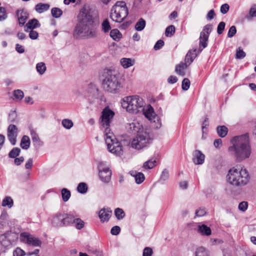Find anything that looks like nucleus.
Listing matches in <instances>:
<instances>
[{
    "mask_svg": "<svg viewBox=\"0 0 256 256\" xmlns=\"http://www.w3.org/2000/svg\"><path fill=\"white\" fill-rule=\"evenodd\" d=\"M114 112L108 106L106 107L102 112L100 116V124L105 128L104 131L105 141L108 150L116 156H120L123 154V148L121 143L116 138L112 132H110L109 128Z\"/></svg>",
    "mask_w": 256,
    "mask_h": 256,
    "instance_id": "1",
    "label": "nucleus"
},
{
    "mask_svg": "<svg viewBox=\"0 0 256 256\" xmlns=\"http://www.w3.org/2000/svg\"><path fill=\"white\" fill-rule=\"evenodd\" d=\"M232 143V146L228 148V151L234 152L238 161L241 162L250 157L252 149L248 134L234 137Z\"/></svg>",
    "mask_w": 256,
    "mask_h": 256,
    "instance_id": "2",
    "label": "nucleus"
},
{
    "mask_svg": "<svg viewBox=\"0 0 256 256\" xmlns=\"http://www.w3.org/2000/svg\"><path fill=\"white\" fill-rule=\"evenodd\" d=\"M98 34L96 24H76L74 32V36L82 39L96 38Z\"/></svg>",
    "mask_w": 256,
    "mask_h": 256,
    "instance_id": "3",
    "label": "nucleus"
},
{
    "mask_svg": "<svg viewBox=\"0 0 256 256\" xmlns=\"http://www.w3.org/2000/svg\"><path fill=\"white\" fill-rule=\"evenodd\" d=\"M122 106L128 112L136 114L144 110V102L138 96H126L122 99Z\"/></svg>",
    "mask_w": 256,
    "mask_h": 256,
    "instance_id": "4",
    "label": "nucleus"
},
{
    "mask_svg": "<svg viewBox=\"0 0 256 256\" xmlns=\"http://www.w3.org/2000/svg\"><path fill=\"white\" fill-rule=\"evenodd\" d=\"M128 14V8L124 2H117L112 7L110 14L111 19L116 22H122Z\"/></svg>",
    "mask_w": 256,
    "mask_h": 256,
    "instance_id": "5",
    "label": "nucleus"
},
{
    "mask_svg": "<svg viewBox=\"0 0 256 256\" xmlns=\"http://www.w3.org/2000/svg\"><path fill=\"white\" fill-rule=\"evenodd\" d=\"M102 86L104 90L110 92L117 93L121 88L122 84L116 74L112 70H108L102 81Z\"/></svg>",
    "mask_w": 256,
    "mask_h": 256,
    "instance_id": "6",
    "label": "nucleus"
},
{
    "mask_svg": "<svg viewBox=\"0 0 256 256\" xmlns=\"http://www.w3.org/2000/svg\"><path fill=\"white\" fill-rule=\"evenodd\" d=\"M151 139L146 132H138L132 139L131 146L136 150H140L147 146L151 142Z\"/></svg>",
    "mask_w": 256,
    "mask_h": 256,
    "instance_id": "7",
    "label": "nucleus"
},
{
    "mask_svg": "<svg viewBox=\"0 0 256 256\" xmlns=\"http://www.w3.org/2000/svg\"><path fill=\"white\" fill-rule=\"evenodd\" d=\"M92 12L88 6L82 8L78 16L76 24H95Z\"/></svg>",
    "mask_w": 256,
    "mask_h": 256,
    "instance_id": "8",
    "label": "nucleus"
},
{
    "mask_svg": "<svg viewBox=\"0 0 256 256\" xmlns=\"http://www.w3.org/2000/svg\"><path fill=\"white\" fill-rule=\"evenodd\" d=\"M20 238L22 242L29 246H41L42 243L41 240L38 238L35 237L28 232H22L20 234Z\"/></svg>",
    "mask_w": 256,
    "mask_h": 256,
    "instance_id": "9",
    "label": "nucleus"
},
{
    "mask_svg": "<svg viewBox=\"0 0 256 256\" xmlns=\"http://www.w3.org/2000/svg\"><path fill=\"white\" fill-rule=\"evenodd\" d=\"M226 181L234 186H242L249 182V177H228Z\"/></svg>",
    "mask_w": 256,
    "mask_h": 256,
    "instance_id": "10",
    "label": "nucleus"
},
{
    "mask_svg": "<svg viewBox=\"0 0 256 256\" xmlns=\"http://www.w3.org/2000/svg\"><path fill=\"white\" fill-rule=\"evenodd\" d=\"M64 216V214L60 212L54 214L51 220L52 226L56 228L66 226Z\"/></svg>",
    "mask_w": 256,
    "mask_h": 256,
    "instance_id": "11",
    "label": "nucleus"
},
{
    "mask_svg": "<svg viewBox=\"0 0 256 256\" xmlns=\"http://www.w3.org/2000/svg\"><path fill=\"white\" fill-rule=\"evenodd\" d=\"M248 176V172L246 169L240 166H236L228 170L227 176Z\"/></svg>",
    "mask_w": 256,
    "mask_h": 256,
    "instance_id": "12",
    "label": "nucleus"
},
{
    "mask_svg": "<svg viewBox=\"0 0 256 256\" xmlns=\"http://www.w3.org/2000/svg\"><path fill=\"white\" fill-rule=\"evenodd\" d=\"M208 40V27L206 25L203 30V31L200 32V43L199 48L198 52H200L202 49L206 48L207 46L206 41Z\"/></svg>",
    "mask_w": 256,
    "mask_h": 256,
    "instance_id": "13",
    "label": "nucleus"
},
{
    "mask_svg": "<svg viewBox=\"0 0 256 256\" xmlns=\"http://www.w3.org/2000/svg\"><path fill=\"white\" fill-rule=\"evenodd\" d=\"M18 132L17 127L14 124H10L8 128V137L12 145H14L16 143Z\"/></svg>",
    "mask_w": 256,
    "mask_h": 256,
    "instance_id": "14",
    "label": "nucleus"
},
{
    "mask_svg": "<svg viewBox=\"0 0 256 256\" xmlns=\"http://www.w3.org/2000/svg\"><path fill=\"white\" fill-rule=\"evenodd\" d=\"M192 160L195 164H202L204 162L205 156L201 151L195 150L192 152Z\"/></svg>",
    "mask_w": 256,
    "mask_h": 256,
    "instance_id": "15",
    "label": "nucleus"
},
{
    "mask_svg": "<svg viewBox=\"0 0 256 256\" xmlns=\"http://www.w3.org/2000/svg\"><path fill=\"white\" fill-rule=\"evenodd\" d=\"M141 112H142L144 116L150 120L155 122L156 118H158L153 108L150 105H148L146 108L144 107V110H142Z\"/></svg>",
    "mask_w": 256,
    "mask_h": 256,
    "instance_id": "16",
    "label": "nucleus"
},
{
    "mask_svg": "<svg viewBox=\"0 0 256 256\" xmlns=\"http://www.w3.org/2000/svg\"><path fill=\"white\" fill-rule=\"evenodd\" d=\"M112 214V211L110 208H102L99 212V217L100 220L102 222H108Z\"/></svg>",
    "mask_w": 256,
    "mask_h": 256,
    "instance_id": "17",
    "label": "nucleus"
},
{
    "mask_svg": "<svg viewBox=\"0 0 256 256\" xmlns=\"http://www.w3.org/2000/svg\"><path fill=\"white\" fill-rule=\"evenodd\" d=\"M16 15L18 18L19 25L22 26L25 24L28 18V14L24 10H18L16 12Z\"/></svg>",
    "mask_w": 256,
    "mask_h": 256,
    "instance_id": "18",
    "label": "nucleus"
},
{
    "mask_svg": "<svg viewBox=\"0 0 256 256\" xmlns=\"http://www.w3.org/2000/svg\"><path fill=\"white\" fill-rule=\"evenodd\" d=\"M40 26L38 20L33 18L28 21L24 26V30L28 32L30 30H33L34 28H39Z\"/></svg>",
    "mask_w": 256,
    "mask_h": 256,
    "instance_id": "19",
    "label": "nucleus"
},
{
    "mask_svg": "<svg viewBox=\"0 0 256 256\" xmlns=\"http://www.w3.org/2000/svg\"><path fill=\"white\" fill-rule=\"evenodd\" d=\"M98 168L99 172V176H111L112 174V171L109 168L102 163H100L98 165Z\"/></svg>",
    "mask_w": 256,
    "mask_h": 256,
    "instance_id": "20",
    "label": "nucleus"
},
{
    "mask_svg": "<svg viewBox=\"0 0 256 256\" xmlns=\"http://www.w3.org/2000/svg\"><path fill=\"white\" fill-rule=\"evenodd\" d=\"M196 48H194L193 50H190L188 51L186 56L184 63L189 66L191 64L197 56L198 54L196 52Z\"/></svg>",
    "mask_w": 256,
    "mask_h": 256,
    "instance_id": "21",
    "label": "nucleus"
},
{
    "mask_svg": "<svg viewBox=\"0 0 256 256\" xmlns=\"http://www.w3.org/2000/svg\"><path fill=\"white\" fill-rule=\"evenodd\" d=\"M188 66L189 65L186 63L180 62V64L176 66L175 72L178 74L183 76L185 75V70Z\"/></svg>",
    "mask_w": 256,
    "mask_h": 256,
    "instance_id": "22",
    "label": "nucleus"
},
{
    "mask_svg": "<svg viewBox=\"0 0 256 256\" xmlns=\"http://www.w3.org/2000/svg\"><path fill=\"white\" fill-rule=\"evenodd\" d=\"M194 228L202 236H208V226L206 224H198Z\"/></svg>",
    "mask_w": 256,
    "mask_h": 256,
    "instance_id": "23",
    "label": "nucleus"
},
{
    "mask_svg": "<svg viewBox=\"0 0 256 256\" xmlns=\"http://www.w3.org/2000/svg\"><path fill=\"white\" fill-rule=\"evenodd\" d=\"M50 8L48 4L38 3L35 6V10L38 13L41 14L44 11H46Z\"/></svg>",
    "mask_w": 256,
    "mask_h": 256,
    "instance_id": "24",
    "label": "nucleus"
},
{
    "mask_svg": "<svg viewBox=\"0 0 256 256\" xmlns=\"http://www.w3.org/2000/svg\"><path fill=\"white\" fill-rule=\"evenodd\" d=\"M30 139L27 136H22L20 142V146L24 150H28L30 146Z\"/></svg>",
    "mask_w": 256,
    "mask_h": 256,
    "instance_id": "25",
    "label": "nucleus"
},
{
    "mask_svg": "<svg viewBox=\"0 0 256 256\" xmlns=\"http://www.w3.org/2000/svg\"><path fill=\"white\" fill-rule=\"evenodd\" d=\"M218 135L221 138L225 137L228 132V128L225 126H218L216 128Z\"/></svg>",
    "mask_w": 256,
    "mask_h": 256,
    "instance_id": "26",
    "label": "nucleus"
},
{
    "mask_svg": "<svg viewBox=\"0 0 256 256\" xmlns=\"http://www.w3.org/2000/svg\"><path fill=\"white\" fill-rule=\"evenodd\" d=\"M64 223L66 226L73 224L76 218H75L72 214H64Z\"/></svg>",
    "mask_w": 256,
    "mask_h": 256,
    "instance_id": "27",
    "label": "nucleus"
},
{
    "mask_svg": "<svg viewBox=\"0 0 256 256\" xmlns=\"http://www.w3.org/2000/svg\"><path fill=\"white\" fill-rule=\"evenodd\" d=\"M36 70L37 72L40 74L42 75L46 70V67L45 64L43 62H40L36 64Z\"/></svg>",
    "mask_w": 256,
    "mask_h": 256,
    "instance_id": "28",
    "label": "nucleus"
},
{
    "mask_svg": "<svg viewBox=\"0 0 256 256\" xmlns=\"http://www.w3.org/2000/svg\"><path fill=\"white\" fill-rule=\"evenodd\" d=\"M110 36L114 40L118 41L122 38V34L118 29H114L110 31Z\"/></svg>",
    "mask_w": 256,
    "mask_h": 256,
    "instance_id": "29",
    "label": "nucleus"
},
{
    "mask_svg": "<svg viewBox=\"0 0 256 256\" xmlns=\"http://www.w3.org/2000/svg\"><path fill=\"white\" fill-rule=\"evenodd\" d=\"M195 256H208V250L203 246L198 247L195 252Z\"/></svg>",
    "mask_w": 256,
    "mask_h": 256,
    "instance_id": "30",
    "label": "nucleus"
},
{
    "mask_svg": "<svg viewBox=\"0 0 256 256\" xmlns=\"http://www.w3.org/2000/svg\"><path fill=\"white\" fill-rule=\"evenodd\" d=\"M120 63L124 68H128L134 64V62L130 58H122L120 60Z\"/></svg>",
    "mask_w": 256,
    "mask_h": 256,
    "instance_id": "31",
    "label": "nucleus"
},
{
    "mask_svg": "<svg viewBox=\"0 0 256 256\" xmlns=\"http://www.w3.org/2000/svg\"><path fill=\"white\" fill-rule=\"evenodd\" d=\"M14 204L12 199L10 196H6L2 200V206H8L10 208Z\"/></svg>",
    "mask_w": 256,
    "mask_h": 256,
    "instance_id": "32",
    "label": "nucleus"
},
{
    "mask_svg": "<svg viewBox=\"0 0 256 256\" xmlns=\"http://www.w3.org/2000/svg\"><path fill=\"white\" fill-rule=\"evenodd\" d=\"M71 196L70 192L67 188H63L62 190V199L64 202H67L70 198Z\"/></svg>",
    "mask_w": 256,
    "mask_h": 256,
    "instance_id": "33",
    "label": "nucleus"
},
{
    "mask_svg": "<svg viewBox=\"0 0 256 256\" xmlns=\"http://www.w3.org/2000/svg\"><path fill=\"white\" fill-rule=\"evenodd\" d=\"M146 26V21L142 18H140L135 25V28L138 31H141Z\"/></svg>",
    "mask_w": 256,
    "mask_h": 256,
    "instance_id": "34",
    "label": "nucleus"
},
{
    "mask_svg": "<svg viewBox=\"0 0 256 256\" xmlns=\"http://www.w3.org/2000/svg\"><path fill=\"white\" fill-rule=\"evenodd\" d=\"M88 186L84 182H80L77 187V190L80 194H86L88 191Z\"/></svg>",
    "mask_w": 256,
    "mask_h": 256,
    "instance_id": "35",
    "label": "nucleus"
},
{
    "mask_svg": "<svg viewBox=\"0 0 256 256\" xmlns=\"http://www.w3.org/2000/svg\"><path fill=\"white\" fill-rule=\"evenodd\" d=\"M156 160H150L144 164L143 168L144 169H151L156 165Z\"/></svg>",
    "mask_w": 256,
    "mask_h": 256,
    "instance_id": "36",
    "label": "nucleus"
},
{
    "mask_svg": "<svg viewBox=\"0 0 256 256\" xmlns=\"http://www.w3.org/2000/svg\"><path fill=\"white\" fill-rule=\"evenodd\" d=\"M52 16L54 18H59L62 14V11L58 8H54L51 10Z\"/></svg>",
    "mask_w": 256,
    "mask_h": 256,
    "instance_id": "37",
    "label": "nucleus"
},
{
    "mask_svg": "<svg viewBox=\"0 0 256 256\" xmlns=\"http://www.w3.org/2000/svg\"><path fill=\"white\" fill-rule=\"evenodd\" d=\"M30 133L32 139V142L34 143V144L40 146L41 144V142L38 136L34 130H32Z\"/></svg>",
    "mask_w": 256,
    "mask_h": 256,
    "instance_id": "38",
    "label": "nucleus"
},
{
    "mask_svg": "<svg viewBox=\"0 0 256 256\" xmlns=\"http://www.w3.org/2000/svg\"><path fill=\"white\" fill-rule=\"evenodd\" d=\"M102 30L106 33L109 32L110 30L111 27L108 20H104L102 24Z\"/></svg>",
    "mask_w": 256,
    "mask_h": 256,
    "instance_id": "39",
    "label": "nucleus"
},
{
    "mask_svg": "<svg viewBox=\"0 0 256 256\" xmlns=\"http://www.w3.org/2000/svg\"><path fill=\"white\" fill-rule=\"evenodd\" d=\"M207 124H206V118L205 119L204 121L202 123V138L203 140H206L208 136V128L206 127Z\"/></svg>",
    "mask_w": 256,
    "mask_h": 256,
    "instance_id": "40",
    "label": "nucleus"
},
{
    "mask_svg": "<svg viewBox=\"0 0 256 256\" xmlns=\"http://www.w3.org/2000/svg\"><path fill=\"white\" fill-rule=\"evenodd\" d=\"M114 214L117 219L119 220L122 219L125 216L124 211L120 208H116L114 210Z\"/></svg>",
    "mask_w": 256,
    "mask_h": 256,
    "instance_id": "41",
    "label": "nucleus"
},
{
    "mask_svg": "<svg viewBox=\"0 0 256 256\" xmlns=\"http://www.w3.org/2000/svg\"><path fill=\"white\" fill-rule=\"evenodd\" d=\"M74 224L76 229L81 230L84 226V222L80 218H76Z\"/></svg>",
    "mask_w": 256,
    "mask_h": 256,
    "instance_id": "42",
    "label": "nucleus"
},
{
    "mask_svg": "<svg viewBox=\"0 0 256 256\" xmlns=\"http://www.w3.org/2000/svg\"><path fill=\"white\" fill-rule=\"evenodd\" d=\"M175 32V27L173 25L168 26L166 30L165 34L168 37L172 36Z\"/></svg>",
    "mask_w": 256,
    "mask_h": 256,
    "instance_id": "43",
    "label": "nucleus"
},
{
    "mask_svg": "<svg viewBox=\"0 0 256 256\" xmlns=\"http://www.w3.org/2000/svg\"><path fill=\"white\" fill-rule=\"evenodd\" d=\"M20 152V149L18 148H13L8 154V156L11 158H16L18 156Z\"/></svg>",
    "mask_w": 256,
    "mask_h": 256,
    "instance_id": "44",
    "label": "nucleus"
},
{
    "mask_svg": "<svg viewBox=\"0 0 256 256\" xmlns=\"http://www.w3.org/2000/svg\"><path fill=\"white\" fill-rule=\"evenodd\" d=\"M62 124L66 129H70L74 125L72 122L69 119L63 120L62 122Z\"/></svg>",
    "mask_w": 256,
    "mask_h": 256,
    "instance_id": "45",
    "label": "nucleus"
},
{
    "mask_svg": "<svg viewBox=\"0 0 256 256\" xmlns=\"http://www.w3.org/2000/svg\"><path fill=\"white\" fill-rule=\"evenodd\" d=\"M14 96L15 98L20 100L24 98V94L22 90H16L14 91Z\"/></svg>",
    "mask_w": 256,
    "mask_h": 256,
    "instance_id": "46",
    "label": "nucleus"
},
{
    "mask_svg": "<svg viewBox=\"0 0 256 256\" xmlns=\"http://www.w3.org/2000/svg\"><path fill=\"white\" fill-rule=\"evenodd\" d=\"M8 17L6 9L4 7H0V21H4Z\"/></svg>",
    "mask_w": 256,
    "mask_h": 256,
    "instance_id": "47",
    "label": "nucleus"
},
{
    "mask_svg": "<svg viewBox=\"0 0 256 256\" xmlns=\"http://www.w3.org/2000/svg\"><path fill=\"white\" fill-rule=\"evenodd\" d=\"M246 56V53L243 51L240 48H238L236 50V58L237 59H242Z\"/></svg>",
    "mask_w": 256,
    "mask_h": 256,
    "instance_id": "48",
    "label": "nucleus"
},
{
    "mask_svg": "<svg viewBox=\"0 0 256 256\" xmlns=\"http://www.w3.org/2000/svg\"><path fill=\"white\" fill-rule=\"evenodd\" d=\"M190 86V81L187 78H185L183 80L182 82V89L184 90H187Z\"/></svg>",
    "mask_w": 256,
    "mask_h": 256,
    "instance_id": "49",
    "label": "nucleus"
},
{
    "mask_svg": "<svg viewBox=\"0 0 256 256\" xmlns=\"http://www.w3.org/2000/svg\"><path fill=\"white\" fill-rule=\"evenodd\" d=\"M225 26L226 24L224 22H220L217 28V32L218 34H222L224 30Z\"/></svg>",
    "mask_w": 256,
    "mask_h": 256,
    "instance_id": "50",
    "label": "nucleus"
},
{
    "mask_svg": "<svg viewBox=\"0 0 256 256\" xmlns=\"http://www.w3.org/2000/svg\"><path fill=\"white\" fill-rule=\"evenodd\" d=\"M195 214L197 216H202L206 214V210L205 208H200L196 211Z\"/></svg>",
    "mask_w": 256,
    "mask_h": 256,
    "instance_id": "51",
    "label": "nucleus"
},
{
    "mask_svg": "<svg viewBox=\"0 0 256 256\" xmlns=\"http://www.w3.org/2000/svg\"><path fill=\"white\" fill-rule=\"evenodd\" d=\"M152 248L150 247H146L143 250L142 256H152Z\"/></svg>",
    "mask_w": 256,
    "mask_h": 256,
    "instance_id": "52",
    "label": "nucleus"
},
{
    "mask_svg": "<svg viewBox=\"0 0 256 256\" xmlns=\"http://www.w3.org/2000/svg\"><path fill=\"white\" fill-rule=\"evenodd\" d=\"M24 254V252L20 248H16L13 252L14 256H23Z\"/></svg>",
    "mask_w": 256,
    "mask_h": 256,
    "instance_id": "53",
    "label": "nucleus"
},
{
    "mask_svg": "<svg viewBox=\"0 0 256 256\" xmlns=\"http://www.w3.org/2000/svg\"><path fill=\"white\" fill-rule=\"evenodd\" d=\"M248 206V204L246 202H242L238 204V209L242 212H245L247 210Z\"/></svg>",
    "mask_w": 256,
    "mask_h": 256,
    "instance_id": "54",
    "label": "nucleus"
},
{
    "mask_svg": "<svg viewBox=\"0 0 256 256\" xmlns=\"http://www.w3.org/2000/svg\"><path fill=\"white\" fill-rule=\"evenodd\" d=\"M236 30L235 26H232L228 32V36L229 38H232L236 34Z\"/></svg>",
    "mask_w": 256,
    "mask_h": 256,
    "instance_id": "55",
    "label": "nucleus"
},
{
    "mask_svg": "<svg viewBox=\"0 0 256 256\" xmlns=\"http://www.w3.org/2000/svg\"><path fill=\"white\" fill-rule=\"evenodd\" d=\"M120 226H113L110 230L112 234L116 236L120 232Z\"/></svg>",
    "mask_w": 256,
    "mask_h": 256,
    "instance_id": "56",
    "label": "nucleus"
},
{
    "mask_svg": "<svg viewBox=\"0 0 256 256\" xmlns=\"http://www.w3.org/2000/svg\"><path fill=\"white\" fill-rule=\"evenodd\" d=\"M230 6L228 4H223L220 7V12L223 14H225L228 12Z\"/></svg>",
    "mask_w": 256,
    "mask_h": 256,
    "instance_id": "57",
    "label": "nucleus"
},
{
    "mask_svg": "<svg viewBox=\"0 0 256 256\" xmlns=\"http://www.w3.org/2000/svg\"><path fill=\"white\" fill-rule=\"evenodd\" d=\"M249 14L250 17L256 16V4H253L249 10Z\"/></svg>",
    "mask_w": 256,
    "mask_h": 256,
    "instance_id": "58",
    "label": "nucleus"
},
{
    "mask_svg": "<svg viewBox=\"0 0 256 256\" xmlns=\"http://www.w3.org/2000/svg\"><path fill=\"white\" fill-rule=\"evenodd\" d=\"M38 34L36 31L30 30L29 36L32 40H36L38 37Z\"/></svg>",
    "mask_w": 256,
    "mask_h": 256,
    "instance_id": "59",
    "label": "nucleus"
},
{
    "mask_svg": "<svg viewBox=\"0 0 256 256\" xmlns=\"http://www.w3.org/2000/svg\"><path fill=\"white\" fill-rule=\"evenodd\" d=\"M164 45V42L162 40H158L154 46V49L155 50H158L162 48Z\"/></svg>",
    "mask_w": 256,
    "mask_h": 256,
    "instance_id": "60",
    "label": "nucleus"
},
{
    "mask_svg": "<svg viewBox=\"0 0 256 256\" xmlns=\"http://www.w3.org/2000/svg\"><path fill=\"white\" fill-rule=\"evenodd\" d=\"M127 128L132 131L137 132L138 128L136 126V124L134 122L128 124L126 126Z\"/></svg>",
    "mask_w": 256,
    "mask_h": 256,
    "instance_id": "61",
    "label": "nucleus"
},
{
    "mask_svg": "<svg viewBox=\"0 0 256 256\" xmlns=\"http://www.w3.org/2000/svg\"><path fill=\"white\" fill-rule=\"evenodd\" d=\"M178 81V78L176 76H170L168 80V82L169 84H173L176 83Z\"/></svg>",
    "mask_w": 256,
    "mask_h": 256,
    "instance_id": "62",
    "label": "nucleus"
},
{
    "mask_svg": "<svg viewBox=\"0 0 256 256\" xmlns=\"http://www.w3.org/2000/svg\"><path fill=\"white\" fill-rule=\"evenodd\" d=\"M16 50L20 54H22L24 52V49L23 46L20 44H16Z\"/></svg>",
    "mask_w": 256,
    "mask_h": 256,
    "instance_id": "63",
    "label": "nucleus"
},
{
    "mask_svg": "<svg viewBox=\"0 0 256 256\" xmlns=\"http://www.w3.org/2000/svg\"><path fill=\"white\" fill-rule=\"evenodd\" d=\"M214 144L216 148H219L222 146V140L220 138L215 140Z\"/></svg>",
    "mask_w": 256,
    "mask_h": 256,
    "instance_id": "64",
    "label": "nucleus"
}]
</instances>
